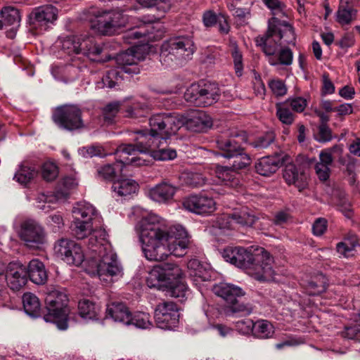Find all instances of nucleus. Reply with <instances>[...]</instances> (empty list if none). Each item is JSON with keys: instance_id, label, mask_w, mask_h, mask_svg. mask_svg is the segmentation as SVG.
I'll use <instances>...</instances> for the list:
<instances>
[{"instance_id": "1", "label": "nucleus", "mask_w": 360, "mask_h": 360, "mask_svg": "<svg viewBox=\"0 0 360 360\" xmlns=\"http://www.w3.org/2000/svg\"><path fill=\"white\" fill-rule=\"evenodd\" d=\"M144 257L162 261L169 255L182 257L188 245V235L179 224L168 227L167 221L154 213H145L135 226Z\"/></svg>"}, {"instance_id": "2", "label": "nucleus", "mask_w": 360, "mask_h": 360, "mask_svg": "<svg viewBox=\"0 0 360 360\" xmlns=\"http://www.w3.org/2000/svg\"><path fill=\"white\" fill-rule=\"evenodd\" d=\"M86 246L89 254L85 267L87 274L105 282L122 276V266L107 240L105 230L95 232L88 239Z\"/></svg>"}, {"instance_id": "3", "label": "nucleus", "mask_w": 360, "mask_h": 360, "mask_svg": "<svg viewBox=\"0 0 360 360\" xmlns=\"http://www.w3.org/2000/svg\"><path fill=\"white\" fill-rule=\"evenodd\" d=\"M212 124V118L204 111H197L187 120L170 113L158 114L149 120L150 135H176L184 126L195 133H206Z\"/></svg>"}, {"instance_id": "4", "label": "nucleus", "mask_w": 360, "mask_h": 360, "mask_svg": "<svg viewBox=\"0 0 360 360\" xmlns=\"http://www.w3.org/2000/svg\"><path fill=\"white\" fill-rule=\"evenodd\" d=\"M212 290L216 295L226 301L227 306L221 311L214 306L210 305L205 309V315L210 321L223 315L226 316L235 314L249 315L252 312L253 308L251 304L239 302L238 298L245 295L243 289L240 287L231 283L221 282L213 285Z\"/></svg>"}, {"instance_id": "5", "label": "nucleus", "mask_w": 360, "mask_h": 360, "mask_svg": "<svg viewBox=\"0 0 360 360\" xmlns=\"http://www.w3.org/2000/svg\"><path fill=\"white\" fill-rule=\"evenodd\" d=\"M296 35L294 27L289 22L281 20L278 17H272L268 21L266 32L258 36L256 45L267 57L274 56L282 44L295 45Z\"/></svg>"}, {"instance_id": "6", "label": "nucleus", "mask_w": 360, "mask_h": 360, "mask_svg": "<svg viewBox=\"0 0 360 360\" xmlns=\"http://www.w3.org/2000/svg\"><path fill=\"white\" fill-rule=\"evenodd\" d=\"M233 264L245 269L248 274L259 281H269L274 278L275 270L273 258L264 250L255 255L241 247H236Z\"/></svg>"}, {"instance_id": "7", "label": "nucleus", "mask_w": 360, "mask_h": 360, "mask_svg": "<svg viewBox=\"0 0 360 360\" xmlns=\"http://www.w3.org/2000/svg\"><path fill=\"white\" fill-rule=\"evenodd\" d=\"M195 51L193 40L184 36L172 37L161 46L160 60L166 67L179 65L187 60Z\"/></svg>"}, {"instance_id": "8", "label": "nucleus", "mask_w": 360, "mask_h": 360, "mask_svg": "<svg viewBox=\"0 0 360 360\" xmlns=\"http://www.w3.org/2000/svg\"><path fill=\"white\" fill-rule=\"evenodd\" d=\"M68 302L65 292L57 290L49 292L45 299L47 313L44 316V321L55 323L60 330L68 329L70 321Z\"/></svg>"}, {"instance_id": "9", "label": "nucleus", "mask_w": 360, "mask_h": 360, "mask_svg": "<svg viewBox=\"0 0 360 360\" xmlns=\"http://www.w3.org/2000/svg\"><path fill=\"white\" fill-rule=\"evenodd\" d=\"M13 226L27 248L39 249L46 243L45 229L36 220L18 216L15 218Z\"/></svg>"}, {"instance_id": "10", "label": "nucleus", "mask_w": 360, "mask_h": 360, "mask_svg": "<svg viewBox=\"0 0 360 360\" xmlns=\"http://www.w3.org/2000/svg\"><path fill=\"white\" fill-rule=\"evenodd\" d=\"M78 185L79 179L76 174L65 176L52 194L38 195L36 198L37 207L44 212H49L55 208L53 205L65 201L69 198L70 191L77 188Z\"/></svg>"}, {"instance_id": "11", "label": "nucleus", "mask_w": 360, "mask_h": 360, "mask_svg": "<svg viewBox=\"0 0 360 360\" xmlns=\"http://www.w3.org/2000/svg\"><path fill=\"white\" fill-rule=\"evenodd\" d=\"M255 222V217L246 207L235 210L232 213L223 214L216 221L217 235H227L231 230L250 227Z\"/></svg>"}, {"instance_id": "12", "label": "nucleus", "mask_w": 360, "mask_h": 360, "mask_svg": "<svg viewBox=\"0 0 360 360\" xmlns=\"http://www.w3.org/2000/svg\"><path fill=\"white\" fill-rule=\"evenodd\" d=\"M219 96L217 85L210 82L191 84L184 93V98L187 102L202 108L215 103Z\"/></svg>"}, {"instance_id": "13", "label": "nucleus", "mask_w": 360, "mask_h": 360, "mask_svg": "<svg viewBox=\"0 0 360 360\" xmlns=\"http://www.w3.org/2000/svg\"><path fill=\"white\" fill-rule=\"evenodd\" d=\"M90 13L92 15L89 18L91 29L102 35L114 34L119 28L124 26L123 18L120 13L94 9Z\"/></svg>"}, {"instance_id": "14", "label": "nucleus", "mask_w": 360, "mask_h": 360, "mask_svg": "<svg viewBox=\"0 0 360 360\" xmlns=\"http://www.w3.org/2000/svg\"><path fill=\"white\" fill-rule=\"evenodd\" d=\"M160 137L151 136L145 143L140 142L136 146H121L118 150L127 155H131L137 150L141 153L150 154V157L158 161L174 160L176 157V150L172 148H159Z\"/></svg>"}, {"instance_id": "15", "label": "nucleus", "mask_w": 360, "mask_h": 360, "mask_svg": "<svg viewBox=\"0 0 360 360\" xmlns=\"http://www.w3.org/2000/svg\"><path fill=\"white\" fill-rule=\"evenodd\" d=\"M57 257L69 265L79 266L84 261L85 255L82 246L75 240L61 238L57 240L53 247Z\"/></svg>"}, {"instance_id": "16", "label": "nucleus", "mask_w": 360, "mask_h": 360, "mask_svg": "<svg viewBox=\"0 0 360 360\" xmlns=\"http://www.w3.org/2000/svg\"><path fill=\"white\" fill-rule=\"evenodd\" d=\"M217 146L221 150L220 155L226 158H233L232 167L233 170L243 169L251 163L250 156L244 153L240 146L226 136H219L216 141Z\"/></svg>"}, {"instance_id": "17", "label": "nucleus", "mask_w": 360, "mask_h": 360, "mask_svg": "<svg viewBox=\"0 0 360 360\" xmlns=\"http://www.w3.org/2000/svg\"><path fill=\"white\" fill-rule=\"evenodd\" d=\"M52 119L60 127L69 131L84 127L82 110L75 105H63L56 108Z\"/></svg>"}, {"instance_id": "18", "label": "nucleus", "mask_w": 360, "mask_h": 360, "mask_svg": "<svg viewBox=\"0 0 360 360\" xmlns=\"http://www.w3.org/2000/svg\"><path fill=\"white\" fill-rule=\"evenodd\" d=\"M179 309L173 302H163L157 305L154 319L158 328L173 330L179 322Z\"/></svg>"}, {"instance_id": "19", "label": "nucleus", "mask_w": 360, "mask_h": 360, "mask_svg": "<svg viewBox=\"0 0 360 360\" xmlns=\"http://www.w3.org/2000/svg\"><path fill=\"white\" fill-rule=\"evenodd\" d=\"M183 207L190 212L203 216L211 214L217 209L214 200L205 194L188 196L183 200Z\"/></svg>"}, {"instance_id": "20", "label": "nucleus", "mask_w": 360, "mask_h": 360, "mask_svg": "<svg viewBox=\"0 0 360 360\" xmlns=\"http://www.w3.org/2000/svg\"><path fill=\"white\" fill-rule=\"evenodd\" d=\"M58 17V9L52 5L34 8L29 15V22L34 28L46 30Z\"/></svg>"}, {"instance_id": "21", "label": "nucleus", "mask_w": 360, "mask_h": 360, "mask_svg": "<svg viewBox=\"0 0 360 360\" xmlns=\"http://www.w3.org/2000/svg\"><path fill=\"white\" fill-rule=\"evenodd\" d=\"M181 274V269L178 266H173L172 269L169 268L168 264L165 266H155L150 271L146 283L150 288L161 289L167 280H170L171 277H179Z\"/></svg>"}, {"instance_id": "22", "label": "nucleus", "mask_w": 360, "mask_h": 360, "mask_svg": "<svg viewBox=\"0 0 360 360\" xmlns=\"http://www.w3.org/2000/svg\"><path fill=\"white\" fill-rule=\"evenodd\" d=\"M139 50V47L132 46L116 56V63L124 73L133 75L140 72L138 65V61L141 60V57L138 55Z\"/></svg>"}, {"instance_id": "23", "label": "nucleus", "mask_w": 360, "mask_h": 360, "mask_svg": "<svg viewBox=\"0 0 360 360\" xmlns=\"http://www.w3.org/2000/svg\"><path fill=\"white\" fill-rule=\"evenodd\" d=\"M6 280L13 290H19L27 283L26 267L19 262H10L6 269Z\"/></svg>"}, {"instance_id": "24", "label": "nucleus", "mask_w": 360, "mask_h": 360, "mask_svg": "<svg viewBox=\"0 0 360 360\" xmlns=\"http://www.w3.org/2000/svg\"><path fill=\"white\" fill-rule=\"evenodd\" d=\"M290 156L283 153L263 157L255 165L256 172L262 176H269L275 173L283 164L288 162Z\"/></svg>"}, {"instance_id": "25", "label": "nucleus", "mask_w": 360, "mask_h": 360, "mask_svg": "<svg viewBox=\"0 0 360 360\" xmlns=\"http://www.w3.org/2000/svg\"><path fill=\"white\" fill-rule=\"evenodd\" d=\"M342 148L341 146H334L330 149L322 150L319 154V161L316 164L315 171L321 181L327 180L330 176V167L332 166L335 153H341Z\"/></svg>"}, {"instance_id": "26", "label": "nucleus", "mask_w": 360, "mask_h": 360, "mask_svg": "<svg viewBox=\"0 0 360 360\" xmlns=\"http://www.w3.org/2000/svg\"><path fill=\"white\" fill-rule=\"evenodd\" d=\"M176 191L177 187L174 185L162 181L148 191V197L159 203H167L173 199Z\"/></svg>"}, {"instance_id": "27", "label": "nucleus", "mask_w": 360, "mask_h": 360, "mask_svg": "<svg viewBox=\"0 0 360 360\" xmlns=\"http://www.w3.org/2000/svg\"><path fill=\"white\" fill-rule=\"evenodd\" d=\"M291 158L286 162L285 168L283 172V178L288 184H294L299 191H302L306 187L307 176L300 169H298L295 165L291 164Z\"/></svg>"}, {"instance_id": "28", "label": "nucleus", "mask_w": 360, "mask_h": 360, "mask_svg": "<svg viewBox=\"0 0 360 360\" xmlns=\"http://www.w3.org/2000/svg\"><path fill=\"white\" fill-rule=\"evenodd\" d=\"M187 274L193 284L199 288L201 282L208 281L211 278L210 271L196 259H191L188 262Z\"/></svg>"}, {"instance_id": "29", "label": "nucleus", "mask_w": 360, "mask_h": 360, "mask_svg": "<svg viewBox=\"0 0 360 360\" xmlns=\"http://www.w3.org/2000/svg\"><path fill=\"white\" fill-rule=\"evenodd\" d=\"M79 54L86 56L92 60L100 61L99 56L104 52L103 48L93 37H79Z\"/></svg>"}, {"instance_id": "30", "label": "nucleus", "mask_w": 360, "mask_h": 360, "mask_svg": "<svg viewBox=\"0 0 360 360\" xmlns=\"http://www.w3.org/2000/svg\"><path fill=\"white\" fill-rule=\"evenodd\" d=\"M130 315L129 308L124 303L112 302L107 305L106 317L112 319L115 322L127 326L130 321Z\"/></svg>"}, {"instance_id": "31", "label": "nucleus", "mask_w": 360, "mask_h": 360, "mask_svg": "<svg viewBox=\"0 0 360 360\" xmlns=\"http://www.w3.org/2000/svg\"><path fill=\"white\" fill-rule=\"evenodd\" d=\"M27 276H29L30 279L37 285H42L47 281L48 275L45 269V266L39 259H32L26 268Z\"/></svg>"}, {"instance_id": "32", "label": "nucleus", "mask_w": 360, "mask_h": 360, "mask_svg": "<svg viewBox=\"0 0 360 360\" xmlns=\"http://www.w3.org/2000/svg\"><path fill=\"white\" fill-rule=\"evenodd\" d=\"M139 188L138 184L129 178H119L113 181L112 189L117 196H127L135 193Z\"/></svg>"}, {"instance_id": "33", "label": "nucleus", "mask_w": 360, "mask_h": 360, "mask_svg": "<svg viewBox=\"0 0 360 360\" xmlns=\"http://www.w3.org/2000/svg\"><path fill=\"white\" fill-rule=\"evenodd\" d=\"M72 213L74 219H90L94 221L97 217L95 207L86 201L76 202L72 207Z\"/></svg>"}, {"instance_id": "34", "label": "nucleus", "mask_w": 360, "mask_h": 360, "mask_svg": "<svg viewBox=\"0 0 360 360\" xmlns=\"http://www.w3.org/2000/svg\"><path fill=\"white\" fill-rule=\"evenodd\" d=\"M71 230L77 239H83L89 236L91 237L98 230L93 231V221L90 219H74L71 225ZM101 229H99L100 231ZM90 238H89V239Z\"/></svg>"}, {"instance_id": "35", "label": "nucleus", "mask_w": 360, "mask_h": 360, "mask_svg": "<svg viewBox=\"0 0 360 360\" xmlns=\"http://www.w3.org/2000/svg\"><path fill=\"white\" fill-rule=\"evenodd\" d=\"M78 310L80 316L85 320H96L98 319L101 307L94 302L84 299L78 304Z\"/></svg>"}, {"instance_id": "36", "label": "nucleus", "mask_w": 360, "mask_h": 360, "mask_svg": "<svg viewBox=\"0 0 360 360\" xmlns=\"http://www.w3.org/2000/svg\"><path fill=\"white\" fill-rule=\"evenodd\" d=\"M216 176L217 184H221L229 187H236L239 184L238 174L236 172L228 167L217 166L216 169Z\"/></svg>"}, {"instance_id": "37", "label": "nucleus", "mask_w": 360, "mask_h": 360, "mask_svg": "<svg viewBox=\"0 0 360 360\" xmlns=\"http://www.w3.org/2000/svg\"><path fill=\"white\" fill-rule=\"evenodd\" d=\"M275 333L273 324L265 319H259L255 322L253 337L257 339L266 340L271 338Z\"/></svg>"}, {"instance_id": "38", "label": "nucleus", "mask_w": 360, "mask_h": 360, "mask_svg": "<svg viewBox=\"0 0 360 360\" xmlns=\"http://www.w3.org/2000/svg\"><path fill=\"white\" fill-rule=\"evenodd\" d=\"M22 304L25 313L31 317L39 315L41 304L39 298L31 292H26L22 296Z\"/></svg>"}, {"instance_id": "39", "label": "nucleus", "mask_w": 360, "mask_h": 360, "mask_svg": "<svg viewBox=\"0 0 360 360\" xmlns=\"http://www.w3.org/2000/svg\"><path fill=\"white\" fill-rule=\"evenodd\" d=\"M116 149L114 153L117 154L119 153H122V151H119V148ZM78 153L83 158H92L94 156L98 157H105L109 155H112L113 153L108 152L105 148L99 144H93L91 146H84L82 148H79L78 149Z\"/></svg>"}, {"instance_id": "40", "label": "nucleus", "mask_w": 360, "mask_h": 360, "mask_svg": "<svg viewBox=\"0 0 360 360\" xmlns=\"http://www.w3.org/2000/svg\"><path fill=\"white\" fill-rule=\"evenodd\" d=\"M306 292L309 295H318L326 288V279L322 274L315 276L307 283H302Z\"/></svg>"}, {"instance_id": "41", "label": "nucleus", "mask_w": 360, "mask_h": 360, "mask_svg": "<svg viewBox=\"0 0 360 360\" xmlns=\"http://www.w3.org/2000/svg\"><path fill=\"white\" fill-rule=\"evenodd\" d=\"M293 53L292 50L288 47H282L278 52V57L271 56L269 58L268 61L271 65H282L289 66L292 63Z\"/></svg>"}, {"instance_id": "42", "label": "nucleus", "mask_w": 360, "mask_h": 360, "mask_svg": "<svg viewBox=\"0 0 360 360\" xmlns=\"http://www.w3.org/2000/svg\"><path fill=\"white\" fill-rule=\"evenodd\" d=\"M37 170L26 165H21L14 175V179L22 185H27L37 175Z\"/></svg>"}, {"instance_id": "43", "label": "nucleus", "mask_w": 360, "mask_h": 360, "mask_svg": "<svg viewBox=\"0 0 360 360\" xmlns=\"http://www.w3.org/2000/svg\"><path fill=\"white\" fill-rule=\"evenodd\" d=\"M129 319L130 321L127 326H134L136 328L148 329L153 326L148 313L142 311H136L134 314L131 313Z\"/></svg>"}, {"instance_id": "44", "label": "nucleus", "mask_w": 360, "mask_h": 360, "mask_svg": "<svg viewBox=\"0 0 360 360\" xmlns=\"http://www.w3.org/2000/svg\"><path fill=\"white\" fill-rule=\"evenodd\" d=\"M358 245V239L355 235H351L345 238L344 241L337 245L338 252L344 257L354 255V248Z\"/></svg>"}, {"instance_id": "45", "label": "nucleus", "mask_w": 360, "mask_h": 360, "mask_svg": "<svg viewBox=\"0 0 360 360\" xmlns=\"http://www.w3.org/2000/svg\"><path fill=\"white\" fill-rule=\"evenodd\" d=\"M124 167V161L116 162L113 165H105L97 170L98 176L104 179H111L117 172H122Z\"/></svg>"}, {"instance_id": "46", "label": "nucleus", "mask_w": 360, "mask_h": 360, "mask_svg": "<svg viewBox=\"0 0 360 360\" xmlns=\"http://www.w3.org/2000/svg\"><path fill=\"white\" fill-rule=\"evenodd\" d=\"M122 71L117 69H111L105 73L102 78V82L108 88H114L122 80Z\"/></svg>"}, {"instance_id": "47", "label": "nucleus", "mask_w": 360, "mask_h": 360, "mask_svg": "<svg viewBox=\"0 0 360 360\" xmlns=\"http://www.w3.org/2000/svg\"><path fill=\"white\" fill-rule=\"evenodd\" d=\"M0 18H4L8 26L18 24L20 21V12L13 7H4L0 11Z\"/></svg>"}, {"instance_id": "48", "label": "nucleus", "mask_w": 360, "mask_h": 360, "mask_svg": "<svg viewBox=\"0 0 360 360\" xmlns=\"http://www.w3.org/2000/svg\"><path fill=\"white\" fill-rule=\"evenodd\" d=\"M125 117L129 118L145 117L149 114V109L146 105L134 103L128 106L125 110Z\"/></svg>"}, {"instance_id": "49", "label": "nucleus", "mask_w": 360, "mask_h": 360, "mask_svg": "<svg viewBox=\"0 0 360 360\" xmlns=\"http://www.w3.org/2000/svg\"><path fill=\"white\" fill-rule=\"evenodd\" d=\"M276 115L279 120L285 124H290L294 121V115L290 112L286 103H278L276 105Z\"/></svg>"}, {"instance_id": "50", "label": "nucleus", "mask_w": 360, "mask_h": 360, "mask_svg": "<svg viewBox=\"0 0 360 360\" xmlns=\"http://www.w3.org/2000/svg\"><path fill=\"white\" fill-rule=\"evenodd\" d=\"M263 3L271 11L273 17L278 15L284 17L285 14V4L280 0H262Z\"/></svg>"}, {"instance_id": "51", "label": "nucleus", "mask_w": 360, "mask_h": 360, "mask_svg": "<svg viewBox=\"0 0 360 360\" xmlns=\"http://www.w3.org/2000/svg\"><path fill=\"white\" fill-rule=\"evenodd\" d=\"M185 183L192 187L201 186L207 183V179L197 172H188L183 175Z\"/></svg>"}, {"instance_id": "52", "label": "nucleus", "mask_w": 360, "mask_h": 360, "mask_svg": "<svg viewBox=\"0 0 360 360\" xmlns=\"http://www.w3.org/2000/svg\"><path fill=\"white\" fill-rule=\"evenodd\" d=\"M169 292L171 296L181 299L182 301L186 298L188 294L187 285L181 281H176L169 287Z\"/></svg>"}, {"instance_id": "53", "label": "nucleus", "mask_w": 360, "mask_h": 360, "mask_svg": "<svg viewBox=\"0 0 360 360\" xmlns=\"http://www.w3.org/2000/svg\"><path fill=\"white\" fill-rule=\"evenodd\" d=\"M42 176L47 181L54 180L58 174V167L51 162H46L42 166Z\"/></svg>"}, {"instance_id": "54", "label": "nucleus", "mask_w": 360, "mask_h": 360, "mask_svg": "<svg viewBox=\"0 0 360 360\" xmlns=\"http://www.w3.org/2000/svg\"><path fill=\"white\" fill-rule=\"evenodd\" d=\"M120 103L119 102H113L108 103L103 109V119L105 122L112 123L115 117L119 112L120 109Z\"/></svg>"}, {"instance_id": "55", "label": "nucleus", "mask_w": 360, "mask_h": 360, "mask_svg": "<svg viewBox=\"0 0 360 360\" xmlns=\"http://www.w3.org/2000/svg\"><path fill=\"white\" fill-rule=\"evenodd\" d=\"M79 37H68L63 41L62 47L66 50L68 53H72L79 54Z\"/></svg>"}, {"instance_id": "56", "label": "nucleus", "mask_w": 360, "mask_h": 360, "mask_svg": "<svg viewBox=\"0 0 360 360\" xmlns=\"http://www.w3.org/2000/svg\"><path fill=\"white\" fill-rule=\"evenodd\" d=\"M138 3L143 7L150 8L158 6V10H161L164 13L169 8V6L166 3V0H137Z\"/></svg>"}, {"instance_id": "57", "label": "nucleus", "mask_w": 360, "mask_h": 360, "mask_svg": "<svg viewBox=\"0 0 360 360\" xmlns=\"http://www.w3.org/2000/svg\"><path fill=\"white\" fill-rule=\"evenodd\" d=\"M269 86L272 93L277 97L283 96L287 93V87L281 79H272L269 82Z\"/></svg>"}, {"instance_id": "58", "label": "nucleus", "mask_w": 360, "mask_h": 360, "mask_svg": "<svg viewBox=\"0 0 360 360\" xmlns=\"http://www.w3.org/2000/svg\"><path fill=\"white\" fill-rule=\"evenodd\" d=\"M288 106H290L292 110L297 112H302L307 106V100L302 97H295L288 98L285 102Z\"/></svg>"}, {"instance_id": "59", "label": "nucleus", "mask_w": 360, "mask_h": 360, "mask_svg": "<svg viewBox=\"0 0 360 360\" xmlns=\"http://www.w3.org/2000/svg\"><path fill=\"white\" fill-rule=\"evenodd\" d=\"M231 55L233 59L236 74L240 77L242 75V72L243 70V56L237 46H233Z\"/></svg>"}, {"instance_id": "60", "label": "nucleus", "mask_w": 360, "mask_h": 360, "mask_svg": "<svg viewBox=\"0 0 360 360\" xmlns=\"http://www.w3.org/2000/svg\"><path fill=\"white\" fill-rule=\"evenodd\" d=\"M255 322L250 319H244L236 322V327L239 333L243 335L253 334Z\"/></svg>"}, {"instance_id": "61", "label": "nucleus", "mask_w": 360, "mask_h": 360, "mask_svg": "<svg viewBox=\"0 0 360 360\" xmlns=\"http://www.w3.org/2000/svg\"><path fill=\"white\" fill-rule=\"evenodd\" d=\"M342 336L344 338L356 340L360 341V327L355 323L354 326H346L342 332Z\"/></svg>"}, {"instance_id": "62", "label": "nucleus", "mask_w": 360, "mask_h": 360, "mask_svg": "<svg viewBox=\"0 0 360 360\" xmlns=\"http://www.w3.org/2000/svg\"><path fill=\"white\" fill-rule=\"evenodd\" d=\"M219 18V14L217 15L213 11H207L202 15L203 23L205 27H212L217 24Z\"/></svg>"}, {"instance_id": "63", "label": "nucleus", "mask_w": 360, "mask_h": 360, "mask_svg": "<svg viewBox=\"0 0 360 360\" xmlns=\"http://www.w3.org/2000/svg\"><path fill=\"white\" fill-rule=\"evenodd\" d=\"M103 3H110L112 6L120 8V11H127L132 9L131 6H129V4L132 0H100Z\"/></svg>"}, {"instance_id": "64", "label": "nucleus", "mask_w": 360, "mask_h": 360, "mask_svg": "<svg viewBox=\"0 0 360 360\" xmlns=\"http://www.w3.org/2000/svg\"><path fill=\"white\" fill-rule=\"evenodd\" d=\"M327 229V221L326 219L319 218L316 219L313 226V233L317 236H321Z\"/></svg>"}]
</instances>
